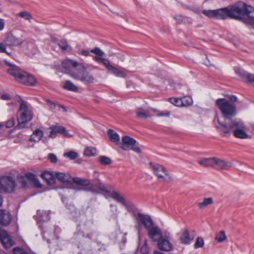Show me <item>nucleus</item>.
<instances>
[{
  "instance_id": "obj_1",
  "label": "nucleus",
  "mask_w": 254,
  "mask_h": 254,
  "mask_svg": "<svg viewBox=\"0 0 254 254\" xmlns=\"http://www.w3.org/2000/svg\"><path fill=\"white\" fill-rule=\"evenodd\" d=\"M62 68L65 73L74 79L86 83H92L93 76L89 74L86 68L81 63L71 59H65L62 63Z\"/></svg>"
},
{
  "instance_id": "obj_2",
  "label": "nucleus",
  "mask_w": 254,
  "mask_h": 254,
  "mask_svg": "<svg viewBox=\"0 0 254 254\" xmlns=\"http://www.w3.org/2000/svg\"><path fill=\"white\" fill-rule=\"evenodd\" d=\"M217 120L219 125L216 127L220 130L223 136L229 135L232 130L236 138L246 139L249 137L246 131V127L242 121L234 120L227 126L225 123L221 122L218 118Z\"/></svg>"
},
{
  "instance_id": "obj_3",
  "label": "nucleus",
  "mask_w": 254,
  "mask_h": 254,
  "mask_svg": "<svg viewBox=\"0 0 254 254\" xmlns=\"http://www.w3.org/2000/svg\"><path fill=\"white\" fill-rule=\"evenodd\" d=\"M4 62L8 66L7 69V72L14 77L16 81L27 85L33 86L35 84L36 79L33 75L6 61Z\"/></svg>"
},
{
  "instance_id": "obj_4",
  "label": "nucleus",
  "mask_w": 254,
  "mask_h": 254,
  "mask_svg": "<svg viewBox=\"0 0 254 254\" xmlns=\"http://www.w3.org/2000/svg\"><path fill=\"white\" fill-rule=\"evenodd\" d=\"M17 102L19 104V108L18 111V119L17 127L23 128L25 125L31 121L33 114L27 102L23 100L20 96L17 97Z\"/></svg>"
},
{
  "instance_id": "obj_5",
  "label": "nucleus",
  "mask_w": 254,
  "mask_h": 254,
  "mask_svg": "<svg viewBox=\"0 0 254 254\" xmlns=\"http://www.w3.org/2000/svg\"><path fill=\"white\" fill-rule=\"evenodd\" d=\"M216 104L225 119H231L236 115V105L226 99H218Z\"/></svg>"
},
{
  "instance_id": "obj_6",
  "label": "nucleus",
  "mask_w": 254,
  "mask_h": 254,
  "mask_svg": "<svg viewBox=\"0 0 254 254\" xmlns=\"http://www.w3.org/2000/svg\"><path fill=\"white\" fill-rule=\"evenodd\" d=\"M149 168L153 174L160 182L169 183L173 181V178L166 168L158 163L150 162Z\"/></svg>"
},
{
  "instance_id": "obj_7",
  "label": "nucleus",
  "mask_w": 254,
  "mask_h": 254,
  "mask_svg": "<svg viewBox=\"0 0 254 254\" xmlns=\"http://www.w3.org/2000/svg\"><path fill=\"white\" fill-rule=\"evenodd\" d=\"M247 6L248 5L245 3L239 1L231 6L227 7L229 17L242 21Z\"/></svg>"
},
{
  "instance_id": "obj_8",
  "label": "nucleus",
  "mask_w": 254,
  "mask_h": 254,
  "mask_svg": "<svg viewBox=\"0 0 254 254\" xmlns=\"http://www.w3.org/2000/svg\"><path fill=\"white\" fill-rule=\"evenodd\" d=\"M15 186L16 181L14 176L6 175L0 178V192H11L14 190Z\"/></svg>"
},
{
  "instance_id": "obj_9",
  "label": "nucleus",
  "mask_w": 254,
  "mask_h": 254,
  "mask_svg": "<svg viewBox=\"0 0 254 254\" xmlns=\"http://www.w3.org/2000/svg\"><path fill=\"white\" fill-rule=\"evenodd\" d=\"M121 148L126 151L132 150L138 153L141 152V150L139 148L136 141L127 135L124 136L122 137Z\"/></svg>"
},
{
  "instance_id": "obj_10",
  "label": "nucleus",
  "mask_w": 254,
  "mask_h": 254,
  "mask_svg": "<svg viewBox=\"0 0 254 254\" xmlns=\"http://www.w3.org/2000/svg\"><path fill=\"white\" fill-rule=\"evenodd\" d=\"M232 167V163L225 160L213 157L212 167L217 170H228Z\"/></svg>"
},
{
  "instance_id": "obj_11",
  "label": "nucleus",
  "mask_w": 254,
  "mask_h": 254,
  "mask_svg": "<svg viewBox=\"0 0 254 254\" xmlns=\"http://www.w3.org/2000/svg\"><path fill=\"white\" fill-rule=\"evenodd\" d=\"M24 41L21 37H18L12 33H8L5 40V43L8 46H18Z\"/></svg>"
},
{
  "instance_id": "obj_12",
  "label": "nucleus",
  "mask_w": 254,
  "mask_h": 254,
  "mask_svg": "<svg viewBox=\"0 0 254 254\" xmlns=\"http://www.w3.org/2000/svg\"><path fill=\"white\" fill-rule=\"evenodd\" d=\"M49 137L55 138L57 133L62 134L64 137H71L72 135L69 134L66 128L62 126H52L50 128Z\"/></svg>"
},
{
  "instance_id": "obj_13",
  "label": "nucleus",
  "mask_w": 254,
  "mask_h": 254,
  "mask_svg": "<svg viewBox=\"0 0 254 254\" xmlns=\"http://www.w3.org/2000/svg\"><path fill=\"white\" fill-rule=\"evenodd\" d=\"M242 21L247 25H254V8L248 5Z\"/></svg>"
},
{
  "instance_id": "obj_14",
  "label": "nucleus",
  "mask_w": 254,
  "mask_h": 254,
  "mask_svg": "<svg viewBox=\"0 0 254 254\" xmlns=\"http://www.w3.org/2000/svg\"><path fill=\"white\" fill-rule=\"evenodd\" d=\"M0 241L6 248H9L14 244V241L11 240L10 236L3 229H0Z\"/></svg>"
},
{
  "instance_id": "obj_15",
  "label": "nucleus",
  "mask_w": 254,
  "mask_h": 254,
  "mask_svg": "<svg viewBox=\"0 0 254 254\" xmlns=\"http://www.w3.org/2000/svg\"><path fill=\"white\" fill-rule=\"evenodd\" d=\"M137 220L138 223L142 224L147 230L154 225L151 218L146 215L138 213Z\"/></svg>"
},
{
  "instance_id": "obj_16",
  "label": "nucleus",
  "mask_w": 254,
  "mask_h": 254,
  "mask_svg": "<svg viewBox=\"0 0 254 254\" xmlns=\"http://www.w3.org/2000/svg\"><path fill=\"white\" fill-rule=\"evenodd\" d=\"M148 237L154 242H158L162 237V233L160 229L153 225L148 230Z\"/></svg>"
},
{
  "instance_id": "obj_17",
  "label": "nucleus",
  "mask_w": 254,
  "mask_h": 254,
  "mask_svg": "<svg viewBox=\"0 0 254 254\" xmlns=\"http://www.w3.org/2000/svg\"><path fill=\"white\" fill-rule=\"evenodd\" d=\"M155 112L156 111L152 109L145 110L142 108H139L136 110L135 114L137 118L145 119L154 116Z\"/></svg>"
},
{
  "instance_id": "obj_18",
  "label": "nucleus",
  "mask_w": 254,
  "mask_h": 254,
  "mask_svg": "<svg viewBox=\"0 0 254 254\" xmlns=\"http://www.w3.org/2000/svg\"><path fill=\"white\" fill-rule=\"evenodd\" d=\"M12 220V216L10 213L5 210L0 209V225L2 226H7Z\"/></svg>"
},
{
  "instance_id": "obj_19",
  "label": "nucleus",
  "mask_w": 254,
  "mask_h": 254,
  "mask_svg": "<svg viewBox=\"0 0 254 254\" xmlns=\"http://www.w3.org/2000/svg\"><path fill=\"white\" fill-rule=\"evenodd\" d=\"M158 248L162 251L169 252L173 250V244L169 241V240L165 238H161L158 241L157 244Z\"/></svg>"
},
{
  "instance_id": "obj_20",
  "label": "nucleus",
  "mask_w": 254,
  "mask_h": 254,
  "mask_svg": "<svg viewBox=\"0 0 254 254\" xmlns=\"http://www.w3.org/2000/svg\"><path fill=\"white\" fill-rule=\"evenodd\" d=\"M228 7H224L215 10V18L225 19L229 17Z\"/></svg>"
},
{
  "instance_id": "obj_21",
  "label": "nucleus",
  "mask_w": 254,
  "mask_h": 254,
  "mask_svg": "<svg viewBox=\"0 0 254 254\" xmlns=\"http://www.w3.org/2000/svg\"><path fill=\"white\" fill-rule=\"evenodd\" d=\"M55 177H56L59 181L63 183H69L71 182V180L72 179L70 175L68 173L56 172L55 173Z\"/></svg>"
},
{
  "instance_id": "obj_22",
  "label": "nucleus",
  "mask_w": 254,
  "mask_h": 254,
  "mask_svg": "<svg viewBox=\"0 0 254 254\" xmlns=\"http://www.w3.org/2000/svg\"><path fill=\"white\" fill-rule=\"evenodd\" d=\"M41 177L46 181L47 184L52 185L55 183V175L49 171H45L41 175Z\"/></svg>"
},
{
  "instance_id": "obj_23",
  "label": "nucleus",
  "mask_w": 254,
  "mask_h": 254,
  "mask_svg": "<svg viewBox=\"0 0 254 254\" xmlns=\"http://www.w3.org/2000/svg\"><path fill=\"white\" fill-rule=\"evenodd\" d=\"M72 181L76 184L81 186H89L92 188L93 185L90 183V181L88 179H81L76 177L72 179Z\"/></svg>"
},
{
  "instance_id": "obj_24",
  "label": "nucleus",
  "mask_w": 254,
  "mask_h": 254,
  "mask_svg": "<svg viewBox=\"0 0 254 254\" xmlns=\"http://www.w3.org/2000/svg\"><path fill=\"white\" fill-rule=\"evenodd\" d=\"M107 68L109 70L111 71L112 73L115 75L116 76L120 77H125L127 75L125 72L119 70V69L113 66L111 64L108 65V67Z\"/></svg>"
},
{
  "instance_id": "obj_25",
  "label": "nucleus",
  "mask_w": 254,
  "mask_h": 254,
  "mask_svg": "<svg viewBox=\"0 0 254 254\" xmlns=\"http://www.w3.org/2000/svg\"><path fill=\"white\" fill-rule=\"evenodd\" d=\"M43 133L40 129H36L29 138L30 141L38 142L43 137Z\"/></svg>"
},
{
  "instance_id": "obj_26",
  "label": "nucleus",
  "mask_w": 254,
  "mask_h": 254,
  "mask_svg": "<svg viewBox=\"0 0 254 254\" xmlns=\"http://www.w3.org/2000/svg\"><path fill=\"white\" fill-rule=\"evenodd\" d=\"M193 238L191 237L189 234L188 230H186L180 237V241L184 244H189L193 240Z\"/></svg>"
},
{
  "instance_id": "obj_27",
  "label": "nucleus",
  "mask_w": 254,
  "mask_h": 254,
  "mask_svg": "<svg viewBox=\"0 0 254 254\" xmlns=\"http://www.w3.org/2000/svg\"><path fill=\"white\" fill-rule=\"evenodd\" d=\"M107 134L110 139L113 142L119 143L120 138L119 134L113 129H109L107 131Z\"/></svg>"
},
{
  "instance_id": "obj_28",
  "label": "nucleus",
  "mask_w": 254,
  "mask_h": 254,
  "mask_svg": "<svg viewBox=\"0 0 254 254\" xmlns=\"http://www.w3.org/2000/svg\"><path fill=\"white\" fill-rule=\"evenodd\" d=\"M110 196L117 201L124 205H126L125 199L117 191H114L111 193Z\"/></svg>"
},
{
  "instance_id": "obj_29",
  "label": "nucleus",
  "mask_w": 254,
  "mask_h": 254,
  "mask_svg": "<svg viewBox=\"0 0 254 254\" xmlns=\"http://www.w3.org/2000/svg\"><path fill=\"white\" fill-rule=\"evenodd\" d=\"M63 88L66 90L76 92L78 91V87L75 85L71 81L66 80L63 85Z\"/></svg>"
},
{
  "instance_id": "obj_30",
  "label": "nucleus",
  "mask_w": 254,
  "mask_h": 254,
  "mask_svg": "<svg viewBox=\"0 0 254 254\" xmlns=\"http://www.w3.org/2000/svg\"><path fill=\"white\" fill-rule=\"evenodd\" d=\"M198 163L205 167H212L213 166V158H203L198 161Z\"/></svg>"
},
{
  "instance_id": "obj_31",
  "label": "nucleus",
  "mask_w": 254,
  "mask_h": 254,
  "mask_svg": "<svg viewBox=\"0 0 254 254\" xmlns=\"http://www.w3.org/2000/svg\"><path fill=\"white\" fill-rule=\"evenodd\" d=\"M213 202L212 197L204 198L202 202L198 203V206L200 209H203L207 205L211 204Z\"/></svg>"
},
{
  "instance_id": "obj_32",
  "label": "nucleus",
  "mask_w": 254,
  "mask_h": 254,
  "mask_svg": "<svg viewBox=\"0 0 254 254\" xmlns=\"http://www.w3.org/2000/svg\"><path fill=\"white\" fill-rule=\"evenodd\" d=\"M46 102L47 103V105L51 108L52 110H60L61 108H63V109H65L64 107L60 105L56 102H52V101L47 99L46 100Z\"/></svg>"
},
{
  "instance_id": "obj_33",
  "label": "nucleus",
  "mask_w": 254,
  "mask_h": 254,
  "mask_svg": "<svg viewBox=\"0 0 254 254\" xmlns=\"http://www.w3.org/2000/svg\"><path fill=\"white\" fill-rule=\"evenodd\" d=\"M182 106H188L192 104V99L190 96H185L181 98Z\"/></svg>"
},
{
  "instance_id": "obj_34",
  "label": "nucleus",
  "mask_w": 254,
  "mask_h": 254,
  "mask_svg": "<svg viewBox=\"0 0 254 254\" xmlns=\"http://www.w3.org/2000/svg\"><path fill=\"white\" fill-rule=\"evenodd\" d=\"M93 60L99 63H101L104 65L106 68L108 67V65L110 64L109 61L106 59L101 58L100 56H95L93 57Z\"/></svg>"
},
{
  "instance_id": "obj_35",
  "label": "nucleus",
  "mask_w": 254,
  "mask_h": 254,
  "mask_svg": "<svg viewBox=\"0 0 254 254\" xmlns=\"http://www.w3.org/2000/svg\"><path fill=\"white\" fill-rule=\"evenodd\" d=\"M204 242L203 239L201 237H197L195 243L194 244V248L195 249L202 248L204 246Z\"/></svg>"
},
{
  "instance_id": "obj_36",
  "label": "nucleus",
  "mask_w": 254,
  "mask_h": 254,
  "mask_svg": "<svg viewBox=\"0 0 254 254\" xmlns=\"http://www.w3.org/2000/svg\"><path fill=\"white\" fill-rule=\"evenodd\" d=\"M96 153V149L94 148L87 147L84 150V154L87 156H95Z\"/></svg>"
},
{
  "instance_id": "obj_37",
  "label": "nucleus",
  "mask_w": 254,
  "mask_h": 254,
  "mask_svg": "<svg viewBox=\"0 0 254 254\" xmlns=\"http://www.w3.org/2000/svg\"><path fill=\"white\" fill-rule=\"evenodd\" d=\"M58 45L62 51H65L69 48L67 41L64 39L61 40Z\"/></svg>"
},
{
  "instance_id": "obj_38",
  "label": "nucleus",
  "mask_w": 254,
  "mask_h": 254,
  "mask_svg": "<svg viewBox=\"0 0 254 254\" xmlns=\"http://www.w3.org/2000/svg\"><path fill=\"white\" fill-rule=\"evenodd\" d=\"M17 15L20 16L22 18H24L26 20H30L32 18V15L28 11H24L18 13Z\"/></svg>"
},
{
  "instance_id": "obj_39",
  "label": "nucleus",
  "mask_w": 254,
  "mask_h": 254,
  "mask_svg": "<svg viewBox=\"0 0 254 254\" xmlns=\"http://www.w3.org/2000/svg\"><path fill=\"white\" fill-rule=\"evenodd\" d=\"M226 239V236L224 231H221L218 234H217L215 240L218 242H222Z\"/></svg>"
},
{
  "instance_id": "obj_40",
  "label": "nucleus",
  "mask_w": 254,
  "mask_h": 254,
  "mask_svg": "<svg viewBox=\"0 0 254 254\" xmlns=\"http://www.w3.org/2000/svg\"><path fill=\"white\" fill-rule=\"evenodd\" d=\"M99 161L101 164L105 165H108L111 163V159L105 156H100Z\"/></svg>"
},
{
  "instance_id": "obj_41",
  "label": "nucleus",
  "mask_w": 254,
  "mask_h": 254,
  "mask_svg": "<svg viewBox=\"0 0 254 254\" xmlns=\"http://www.w3.org/2000/svg\"><path fill=\"white\" fill-rule=\"evenodd\" d=\"M170 102L178 107H182V102L181 98H170Z\"/></svg>"
},
{
  "instance_id": "obj_42",
  "label": "nucleus",
  "mask_w": 254,
  "mask_h": 254,
  "mask_svg": "<svg viewBox=\"0 0 254 254\" xmlns=\"http://www.w3.org/2000/svg\"><path fill=\"white\" fill-rule=\"evenodd\" d=\"M64 157L69 158L71 160H73L77 157L78 154L74 151H69L64 153Z\"/></svg>"
},
{
  "instance_id": "obj_43",
  "label": "nucleus",
  "mask_w": 254,
  "mask_h": 254,
  "mask_svg": "<svg viewBox=\"0 0 254 254\" xmlns=\"http://www.w3.org/2000/svg\"><path fill=\"white\" fill-rule=\"evenodd\" d=\"M96 187L99 190H101L104 191V192H109V190L108 189V188L106 187V186L103 184L102 183V182L99 181L97 184L96 185Z\"/></svg>"
},
{
  "instance_id": "obj_44",
  "label": "nucleus",
  "mask_w": 254,
  "mask_h": 254,
  "mask_svg": "<svg viewBox=\"0 0 254 254\" xmlns=\"http://www.w3.org/2000/svg\"><path fill=\"white\" fill-rule=\"evenodd\" d=\"M202 13L209 18H215V10H203Z\"/></svg>"
},
{
  "instance_id": "obj_45",
  "label": "nucleus",
  "mask_w": 254,
  "mask_h": 254,
  "mask_svg": "<svg viewBox=\"0 0 254 254\" xmlns=\"http://www.w3.org/2000/svg\"><path fill=\"white\" fill-rule=\"evenodd\" d=\"M140 252L142 254H147L149 252V247L147 244V241L145 240L143 245L140 248Z\"/></svg>"
},
{
  "instance_id": "obj_46",
  "label": "nucleus",
  "mask_w": 254,
  "mask_h": 254,
  "mask_svg": "<svg viewBox=\"0 0 254 254\" xmlns=\"http://www.w3.org/2000/svg\"><path fill=\"white\" fill-rule=\"evenodd\" d=\"M91 52L95 54L97 56L102 57L105 55L104 53L98 47H96L94 49L91 50Z\"/></svg>"
},
{
  "instance_id": "obj_47",
  "label": "nucleus",
  "mask_w": 254,
  "mask_h": 254,
  "mask_svg": "<svg viewBox=\"0 0 254 254\" xmlns=\"http://www.w3.org/2000/svg\"><path fill=\"white\" fill-rule=\"evenodd\" d=\"M13 252L14 254H28V253L23 249L19 247L14 248Z\"/></svg>"
},
{
  "instance_id": "obj_48",
  "label": "nucleus",
  "mask_w": 254,
  "mask_h": 254,
  "mask_svg": "<svg viewBox=\"0 0 254 254\" xmlns=\"http://www.w3.org/2000/svg\"><path fill=\"white\" fill-rule=\"evenodd\" d=\"M235 70L236 72L242 77H245L246 75L245 71L240 68L235 67Z\"/></svg>"
},
{
  "instance_id": "obj_49",
  "label": "nucleus",
  "mask_w": 254,
  "mask_h": 254,
  "mask_svg": "<svg viewBox=\"0 0 254 254\" xmlns=\"http://www.w3.org/2000/svg\"><path fill=\"white\" fill-rule=\"evenodd\" d=\"M48 158L52 163H56L57 162V156L53 153L49 154Z\"/></svg>"
},
{
  "instance_id": "obj_50",
  "label": "nucleus",
  "mask_w": 254,
  "mask_h": 254,
  "mask_svg": "<svg viewBox=\"0 0 254 254\" xmlns=\"http://www.w3.org/2000/svg\"><path fill=\"white\" fill-rule=\"evenodd\" d=\"M245 76L249 82L254 84V74L247 73Z\"/></svg>"
},
{
  "instance_id": "obj_51",
  "label": "nucleus",
  "mask_w": 254,
  "mask_h": 254,
  "mask_svg": "<svg viewBox=\"0 0 254 254\" xmlns=\"http://www.w3.org/2000/svg\"><path fill=\"white\" fill-rule=\"evenodd\" d=\"M14 123V120L12 118L6 122L5 126L7 128H11L13 127Z\"/></svg>"
},
{
  "instance_id": "obj_52",
  "label": "nucleus",
  "mask_w": 254,
  "mask_h": 254,
  "mask_svg": "<svg viewBox=\"0 0 254 254\" xmlns=\"http://www.w3.org/2000/svg\"><path fill=\"white\" fill-rule=\"evenodd\" d=\"M25 177L28 178V179H30L31 180H32V181H34L36 178V176L31 173H27L25 174Z\"/></svg>"
},
{
  "instance_id": "obj_53",
  "label": "nucleus",
  "mask_w": 254,
  "mask_h": 254,
  "mask_svg": "<svg viewBox=\"0 0 254 254\" xmlns=\"http://www.w3.org/2000/svg\"><path fill=\"white\" fill-rule=\"evenodd\" d=\"M0 99L4 100H9L10 97L8 94L5 93L1 95Z\"/></svg>"
},
{
  "instance_id": "obj_54",
  "label": "nucleus",
  "mask_w": 254,
  "mask_h": 254,
  "mask_svg": "<svg viewBox=\"0 0 254 254\" xmlns=\"http://www.w3.org/2000/svg\"><path fill=\"white\" fill-rule=\"evenodd\" d=\"M169 115H170V113L168 111H166L165 112L160 113L157 114V116L158 117H164V116L169 117Z\"/></svg>"
},
{
  "instance_id": "obj_55",
  "label": "nucleus",
  "mask_w": 254,
  "mask_h": 254,
  "mask_svg": "<svg viewBox=\"0 0 254 254\" xmlns=\"http://www.w3.org/2000/svg\"><path fill=\"white\" fill-rule=\"evenodd\" d=\"M80 54L85 57H87L89 55V52L87 50H82L80 52Z\"/></svg>"
},
{
  "instance_id": "obj_56",
  "label": "nucleus",
  "mask_w": 254,
  "mask_h": 254,
  "mask_svg": "<svg viewBox=\"0 0 254 254\" xmlns=\"http://www.w3.org/2000/svg\"><path fill=\"white\" fill-rule=\"evenodd\" d=\"M229 98L230 99V102L234 104V102L237 100V98L235 96H234V95L230 96L229 97Z\"/></svg>"
},
{
  "instance_id": "obj_57",
  "label": "nucleus",
  "mask_w": 254,
  "mask_h": 254,
  "mask_svg": "<svg viewBox=\"0 0 254 254\" xmlns=\"http://www.w3.org/2000/svg\"><path fill=\"white\" fill-rule=\"evenodd\" d=\"M5 46L2 43H0V52H5Z\"/></svg>"
},
{
  "instance_id": "obj_58",
  "label": "nucleus",
  "mask_w": 254,
  "mask_h": 254,
  "mask_svg": "<svg viewBox=\"0 0 254 254\" xmlns=\"http://www.w3.org/2000/svg\"><path fill=\"white\" fill-rule=\"evenodd\" d=\"M4 26V22L2 19H0V30H2L3 29Z\"/></svg>"
},
{
  "instance_id": "obj_59",
  "label": "nucleus",
  "mask_w": 254,
  "mask_h": 254,
  "mask_svg": "<svg viewBox=\"0 0 254 254\" xmlns=\"http://www.w3.org/2000/svg\"><path fill=\"white\" fill-rule=\"evenodd\" d=\"M3 203V197L0 194V207L1 206Z\"/></svg>"
},
{
  "instance_id": "obj_60",
  "label": "nucleus",
  "mask_w": 254,
  "mask_h": 254,
  "mask_svg": "<svg viewBox=\"0 0 254 254\" xmlns=\"http://www.w3.org/2000/svg\"><path fill=\"white\" fill-rule=\"evenodd\" d=\"M176 20L178 22H181L182 21V17L180 16L178 17V18H177L176 17Z\"/></svg>"
},
{
  "instance_id": "obj_61",
  "label": "nucleus",
  "mask_w": 254,
  "mask_h": 254,
  "mask_svg": "<svg viewBox=\"0 0 254 254\" xmlns=\"http://www.w3.org/2000/svg\"><path fill=\"white\" fill-rule=\"evenodd\" d=\"M251 126L253 128V129L254 130V123H253L251 124Z\"/></svg>"
}]
</instances>
